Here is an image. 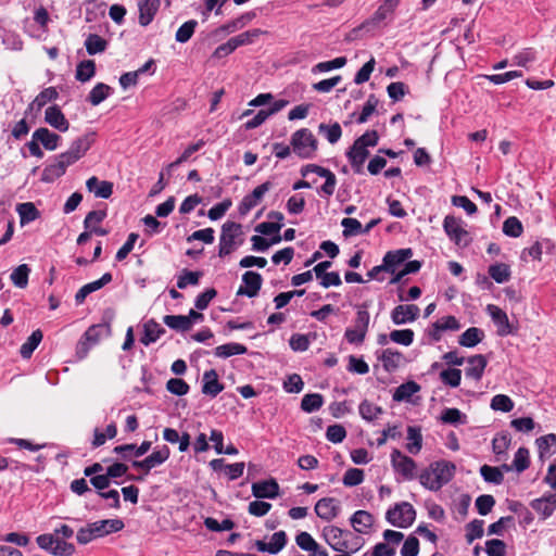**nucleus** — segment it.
Returning <instances> with one entry per match:
<instances>
[{
  "label": "nucleus",
  "instance_id": "nucleus-1",
  "mask_svg": "<svg viewBox=\"0 0 556 556\" xmlns=\"http://www.w3.org/2000/svg\"><path fill=\"white\" fill-rule=\"evenodd\" d=\"M96 132H88L75 139L66 152L59 154L54 163L47 165L41 174V180L53 182L63 176L66 168L80 160L94 142Z\"/></svg>",
  "mask_w": 556,
  "mask_h": 556
},
{
  "label": "nucleus",
  "instance_id": "nucleus-2",
  "mask_svg": "<svg viewBox=\"0 0 556 556\" xmlns=\"http://www.w3.org/2000/svg\"><path fill=\"white\" fill-rule=\"evenodd\" d=\"M455 470L456 466L451 462H434L420 473L419 481L426 489L438 491L453 479Z\"/></svg>",
  "mask_w": 556,
  "mask_h": 556
},
{
  "label": "nucleus",
  "instance_id": "nucleus-3",
  "mask_svg": "<svg viewBox=\"0 0 556 556\" xmlns=\"http://www.w3.org/2000/svg\"><path fill=\"white\" fill-rule=\"evenodd\" d=\"M124 522L121 519H104L87 523L76 533L77 543L86 545L91 541L121 531Z\"/></svg>",
  "mask_w": 556,
  "mask_h": 556
},
{
  "label": "nucleus",
  "instance_id": "nucleus-4",
  "mask_svg": "<svg viewBox=\"0 0 556 556\" xmlns=\"http://www.w3.org/2000/svg\"><path fill=\"white\" fill-rule=\"evenodd\" d=\"M293 152L301 159H312L318 148V141L307 128H301L291 136Z\"/></svg>",
  "mask_w": 556,
  "mask_h": 556
},
{
  "label": "nucleus",
  "instance_id": "nucleus-5",
  "mask_svg": "<svg viewBox=\"0 0 556 556\" xmlns=\"http://www.w3.org/2000/svg\"><path fill=\"white\" fill-rule=\"evenodd\" d=\"M370 314L367 304L358 306L354 324L345 329L344 338L350 344H362L369 328Z\"/></svg>",
  "mask_w": 556,
  "mask_h": 556
},
{
  "label": "nucleus",
  "instance_id": "nucleus-6",
  "mask_svg": "<svg viewBox=\"0 0 556 556\" xmlns=\"http://www.w3.org/2000/svg\"><path fill=\"white\" fill-rule=\"evenodd\" d=\"M37 545L53 556H71L75 553V545L71 542H66L59 535H54V531L51 533H43L36 538Z\"/></svg>",
  "mask_w": 556,
  "mask_h": 556
},
{
  "label": "nucleus",
  "instance_id": "nucleus-7",
  "mask_svg": "<svg viewBox=\"0 0 556 556\" xmlns=\"http://www.w3.org/2000/svg\"><path fill=\"white\" fill-rule=\"evenodd\" d=\"M386 519L394 527L408 528L416 519V510L412 504L402 502L387 510Z\"/></svg>",
  "mask_w": 556,
  "mask_h": 556
},
{
  "label": "nucleus",
  "instance_id": "nucleus-8",
  "mask_svg": "<svg viewBox=\"0 0 556 556\" xmlns=\"http://www.w3.org/2000/svg\"><path fill=\"white\" fill-rule=\"evenodd\" d=\"M242 233V226L235 222H226L222 226L218 255L225 257L231 254L239 245L236 238Z\"/></svg>",
  "mask_w": 556,
  "mask_h": 556
},
{
  "label": "nucleus",
  "instance_id": "nucleus-9",
  "mask_svg": "<svg viewBox=\"0 0 556 556\" xmlns=\"http://www.w3.org/2000/svg\"><path fill=\"white\" fill-rule=\"evenodd\" d=\"M110 334V326L109 325H92L90 326L81 337L80 341L77 345V354L80 358L85 357L89 350L99 343L102 337Z\"/></svg>",
  "mask_w": 556,
  "mask_h": 556
},
{
  "label": "nucleus",
  "instance_id": "nucleus-10",
  "mask_svg": "<svg viewBox=\"0 0 556 556\" xmlns=\"http://www.w3.org/2000/svg\"><path fill=\"white\" fill-rule=\"evenodd\" d=\"M443 229L451 241L458 247H467L470 243L469 233L463 227V220L453 215L445 216Z\"/></svg>",
  "mask_w": 556,
  "mask_h": 556
},
{
  "label": "nucleus",
  "instance_id": "nucleus-11",
  "mask_svg": "<svg viewBox=\"0 0 556 556\" xmlns=\"http://www.w3.org/2000/svg\"><path fill=\"white\" fill-rule=\"evenodd\" d=\"M352 535L349 530H343L337 526H327L323 529V536L329 546L336 552L351 551L356 552L358 548H351L349 542L344 536Z\"/></svg>",
  "mask_w": 556,
  "mask_h": 556
},
{
  "label": "nucleus",
  "instance_id": "nucleus-12",
  "mask_svg": "<svg viewBox=\"0 0 556 556\" xmlns=\"http://www.w3.org/2000/svg\"><path fill=\"white\" fill-rule=\"evenodd\" d=\"M300 172L303 177H306L308 174L314 173L317 174L319 177L325 178V182L320 187V192L327 197H330L334 193L337 186V177L330 169L319 166L317 164H307L302 166Z\"/></svg>",
  "mask_w": 556,
  "mask_h": 556
},
{
  "label": "nucleus",
  "instance_id": "nucleus-13",
  "mask_svg": "<svg viewBox=\"0 0 556 556\" xmlns=\"http://www.w3.org/2000/svg\"><path fill=\"white\" fill-rule=\"evenodd\" d=\"M391 464L395 472L403 476L405 480H413L416 476V462L404 455L400 450L394 448L391 453Z\"/></svg>",
  "mask_w": 556,
  "mask_h": 556
},
{
  "label": "nucleus",
  "instance_id": "nucleus-14",
  "mask_svg": "<svg viewBox=\"0 0 556 556\" xmlns=\"http://www.w3.org/2000/svg\"><path fill=\"white\" fill-rule=\"evenodd\" d=\"M170 455V451L167 445H163L162 447L153 451L149 456H147L142 460H134L132 467L137 469H141L144 471V475H148L151 469L162 465L165 463Z\"/></svg>",
  "mask_w": 556,
  "mask_h": 556
},
{
  "label": "nucleus",
  "instance_id": "nucleus-15",
  "mask_svg": "<svg viewBox=\"0 0 556 556\" xmlns=\"http://www.w3.org/2000/svg\"><path fill=\"white\" fill-rule=\"evenodd\" d=\"M271 188L270 181L257 186L250 194L243 197L242 201L238 206V212L241 216L247 215L253 207H255L264 194Z\"/></svg>",
  "mask_w": 556,
  "mask_h": 556
},
{
  "label": "nucleus",
  "instance_id": "nucleus-16",
  "mask_svg": "<svg viewBox=\"0 0 556 556\" xmlns=\"http://www.w3.org/2000/svg\"><path fill=\"white\" fill-rule=\"evenodd\" d=\"M242 281L244 286L239 287L237 295H247L248 298H254L258 294L262 288L263 278L261 274L249 270L242 275Z\"/></svg>",
  "mask_w": 556,
  "mask_h": 556
},
{
  "label": "nucleus",
  "instance_id": "nucleus-17",
  "mask_svg": "<svg viewBox=\"0 0 556 556\" xmlns=\"http://www.w3.org/2000/svg\"><path fill=\"white\" fill-rule=\"evenodd\" d=\"M287 541L288 538L286 532L280 530L271 535L269 543H266L262 540H256L254 546L258 552L276 555L285 548Z\"/></svg>",
  "mask_w": 556,
  "mask_h": 556
},
{
  "label": "nucleus",
  "instance_id": "nucleus-18",
  "mask_svg": "<svg viewBox=\"0 0 556 556\" xmlns=\"http://www.w3.org/2000/svg\"><path fill=\"white\" fill-rule=\"evenodd\" d=\"M368 156V149L355 141L346 152V157L355 174L364 173V164Z\"/></svg>",
  "mask_w": 556,
  "mask_h": 556
},
{
  "label": "nucleus",
  "instance_id": "nucleus-19",
  "mask_svg": "<svg viewBox=\"0 0 556 556\" xmlns=\"http://www.w3.org/2000/svg\"><path fill=\"white\" fill-rule=\"evenodd\" d=\"M419 312V307L415 304H401L391 312V319L395 325H404L416 320Z\"/></svg>",
  "mask_w": 556,
  "mask_h": 556
},
{
  "label": "nucleus",
  "instance_id": "nucleus-20",
  "mask_svg": "<svg viewBox=\"0 0 556 556\" xmlns=\"http://www.w3.org/2000/svg\"><path fill=\"white\" fill-rule=\"evenodd\" d=\"M486 312L491 316L493 323L497 327V334L501 337H505L513 332L511 326L509 324V319L507 314L494 304H489L486 306Z\"/></svg>",
  "mask_w": 556,
  "mask_h": 556
},
{
  "label": "nucleus",
  "instance_id": "nucleus-21",
  "mask_svg": "<svg viewBox=\"0 0 556 556\" xmlns=\"http://www.w3.org/2000/svg\"><path fill=\"white\" fill-rule=\"evenodd\" d=\"M315 513L320 519L330 521L340 513L339 502L333 497L320 498L315 505Z\"/></svg>",
  "mask_w": 556,
  "mask_h": 556
},
{
  "label": "nucleus",
  "instance_id": "nucleus-22",
  "mask_svg": "<svg viewBox=\"0 0 556 556\" xmlns=\"http://www.w3.org/2000/svg\"><path fill=\"white\" fill-rule=\"evenodd\" d=\"M412 255L413 250L410 248L387 252L382 260L384 267L387 268V273L394 274L396 267L405 263L412 257Z\"/></svg>",
  "mask_w": 556,
  "mask_h": 556
},
{
  "label": "nucleus",
  "instance_id": "nucleus-23",
  "mask_svg": "<svg viewBox=\"0 0 556 556\" xmlns=\"http://www.w3.org/2000/svg\"><path fill=\"white\" fill-rule=\"evenodd\" d=\"M252 494L256 498H276L279 495V484L273 478L254 482Z\"/></svg>",
  "mask_w": 556,
  "mask_h": 556
},
{
  "label": "nucleus",
  "instance_id": "nucleus-24",
  "mask_svg": "<svg viewBox=\"0 0 556 556\" xmlns=\"http://www.w3.org/2000/svg\"><path fill=\"white\" fill-rule=\"evenodd\" d=\"M202 382V393L207 396L216 397L224 390V384L219 382L215 369L206 370L203 374Z\"/></svg>",
  "mask_w": 556,
  "mask_h": 556
},
{
  "label": "nucleus",
  "instance_id": "nucleus-25",
  "mask_svg": "<svg viewBox=\"0 0 556 556\" xmlns=\"http://www.w3.org/2000/svg\"><path fill=\"white\" fill-rule=\"evenodd\" d=\"M468 366L465 369L467 378L475 379L476 381L481 380L484 369L488 365V359L482 354L472 355L467 358Z\"/></svg>",
  "mask_w": 556,
  "mask_h": 556
},
{
  "label": "nucleus",
  "instance_id": "nucleus-26",
  "mask_svg": "<svg viewBox=\"0 0 556 556\" xmlns=\"http://www.w3.org/2000/svg\"><path fill=\"white\" fill-rule=\"evenodd\" d=\"M112 281V275L110 273L103 274V276L92 282L86 283L83 286L77 293L75 294L76 304H83L85 299L92 292L100 290L105 285Z\"/></svg>",
  "mask_w": 556,
  "mask_h": 556
},
{
  "label": "nucleus",
  "instance_id": "nucleus-27",
  "mask_svg": "<svg viewBox=\"0 0 556 556\" xmlns=\"http://www.w3.org/2000/svg\"><path fill=\"white\" fill-rule=\"evenodd\" d=\"M45 122L60 131H66L70 127L68 121L65 118L58 105L47 108L45 112Z\"/></svg>",
  "mask_w": 556,
  "mask_h": 556
},
{
  "label": "nucleus",
  "instance_id": "nucleus-28",
  "mask_svg": "<svg viewBox=\"0 0 556 556\" xmlns=\"http://www.w3.org/2000/svg\"><path fill=\"white\" fill-rule=\"evenodd\" d=\"M33 139L38 140L46 150L54 151L62 140L61 136L50 131L46 127H40L33 132Z\"/></svg>",
  "mask_w": 556,
  "mask_h": 556
},
{
  "label": "nucleus",
  "instance_id": "nucleus-29",
  "mask_svg": "<svg viewBox=\"0 0 556 556\" xmlns=\"http://www.w3.org/2000/svg\"><path fill=\"white\" fill-rule=\"evenodd\" d=\"M165 331L166 330L154 319H149L143 324V334L140 338V342L143 345L149 346L151 343L159 340Z\"/></svg>",
  "mask_w": 556,
  "mask_h": 556
},
{
  "label": "nucleus",
  "instance_id": "nucleus-30",
  "mask_svg": "<svg viewBox=\"0 0 556 556\" xmlns=\"http://www.w3.org/2000/svg\"><path fill=\"white\" fill-rule=\"evenodd\" d=\"M88 191L93 192L97 198L109 199L113 193V184L111 181H100L96 176L86 181Z\"/></svg>",
  "mask_w": 556,
  "mask_h": 556
},
{
  "label": "nucleus",
  "instance_id": "nucleus-31",
  "mask_svg": "<svg viewBox=\"0 0 556 556\" xmlns=\"http://www.w3.org/2000/svg\"><path fill=\"white\" fill-rule=\"evenodd\" d=\"M350 522L356 532L367 533L374 523V516L367 510H357L351 516Z\"/></svg>",
  "mask_w": 556,
  "mask_h": 556
},
{
  "label": "nucleus",
  "instance_id": "nucleus-32",
  "mask_svg": "<svg viewBox=\"0 0 556 556\" xmlns=\"http://www.w3.org/2000/svg\"><path fill=\"white\" fill-rule=\"evenodd\" d=\"M160 0H144L139 3V24L141 26L149 25L157 12Z\"/></svg>",
  "mask_w": 556,
  "mask_h": 556
},
{
  "label": "nucleus",
  "instance_id": "nucleus-33",
  "mask_svg": "<svg viewBox=\"0 0 556 556\" xmlns=\"http://www.w3.org/2000/svg\"><path fill=\"white\" fill-rule=\"evenodd\" d=\"M379 359L382 362V366L388 372H392L397 369L403 362V354L392 349H386L382 351Z\"/></svg>",
  "mask_w": 556,
  "mask_h": 556
},
{
  "label": "nucleus",
  "instance_id": "nucleus-34",
  "mask_svg": "<svg viewBox=\"0 0 556 556\" xmlns=\"http://www.w3.org/2000/svg\"><path fill=\"white\" fill-rule=\"evenodd\" d=\"M484 338L482 329L477 327H470L463 332L458 338V343L465 348H473L480 343Z\"/></svg>",
  "mask_w": 556,
  "mask_h": 556
},
{
  "label": "nucleus",
  "instance_id": "nucleus-35",
  "mask_svg": "<svg viewBox=\"0 0 556 556\" xmlns=\"http://www.w3.org/2000/svg\"><path fill=\"white\" fill-rule=\"evenodd\" d=\"M400 0H383L377 11L374 13L368 23L379 24L384 21L389 15L393 13L395 8L399 5Z\"/></svg>",
  "mask_w": 556,
  "mask_h": 556
},
{
  "label": "nucleus",
  "instance_id": "nucleus-36",
  "mask_svg": "<svg viewBox=\"0 0 556 556\" xmlns=\"http://www.w3.org/2000/svg\"><path fill=\"white\" fill-rule=\"evenodd\" d=\"M540 457L551 456L556 453V434L548 433L535 440Z\"/></svg>",
  "mask_w": 556,
  "mask_h": 556
},
{
  "label": "nucleus",
  "instance_id": "nucleus-37",
  "mask_svg": "<svg viewBox=\"0 0 556 556\" xmlns=\"http://www.w3.org/2000/svg\"><path fill=\"white\" fill-rule=\"evenodd\" d=\"M163 323L176 331L186 332L191 329V323L185 315H165Z\"/></svg>",
  "mask_w": 556,
  "mask_h": 556
},
{
  "label": "nucleus",
  "instance_id": "nucleus-38",
  "mask_svg": "<svg viewBox=\"0 0 556 556\" xmlns=\"http://www.w3.org/2000/svg\"><path fill=\"white\" fill-rule=\"evenodd\" d=\"M247 351L248 349L243 344L231 342L215 348L214 354L217 357L228 358L232 355L245 354Z\"/></svg>",
  "mask_w": 556,
  "mask_h": 556
},
{
  "label": "nucleus",
  "instance_id": "nucleus-39",
  "mask_svg": "<svg viewBox=\"0 0 556 556\" xmlns=\"http://www.w3.org/2000/svg\"><path fill=\"white\" fill-rule=\"evenodd\" d=\"M96 74V63L93 60H84L76 66L75 78L80 83L90 80Z\"/></svg>",
  "mask_w": 556,
  "mask_h": 556
},
{
  "label": "nucleus",
  "instance_id": "nucleus-40",
  "mask_svg": "<svg viewBox=\"0 0 556 556\" xmlns=\"http://www.w3.org/2000/svg\"><path fill=\"white\" fill-rule=\"evenodd\" d=\"M16 211L20 215L21 224L25 225L36 220L40 213L31 202L20 203L16 206Z\"/></svg>",
  "mask_w": 556,
  "mask_h": 556
},
{
  "label": "nucleus",
  "instance_id": "nucleus-41",
  "mask_svg": "<svg viewBox=\"0 0 556 556\" xmlns=\"http://www.w3.org/2000/svg\"><path fill=\"white\" fill-rule=\"evenodd\" d=\"M113 89L104 84V83H98L89 92L88 94V101L92 105H99L101 102H103L111 93Z\"/></svg>",
  "mask_w": 556,
  "mask_h": 556
},
{
  "label": "nucleus",
  "instance_id": "nucleus-42",
  "mask_svg": "<svg viewBox=\"0 0 556 556\" xmlns=\"http://www.w3.org/2000/svg\"><path fill=\"white\" fill-rule=\"evenodd\" d=\"M420 390V386L415 381H407L397 387L393 393V400L396 402L407 401Z\"/></svg>",
  "mask_w": 556,
  "mask_h": 556
},
{
  "label": "nucleus",
  "instance_id": "nucleus-43",
  "mask_svg": "<svg viewBox=\"0 0 556 556\" xmlns=\"http://www.w3.org/2000/svg\"><path fill=\"white\" fill-rule=\"evenodd\" d=\"M29 274L30 267L27 264H21L13 269L10 275V279L15 287L24 289L28 285Z\"/></svg>",
  "mask_w": 556,
  "mask_h": 556
},
{
  "label": "nucleus",
  "instance_id": "nucleus-44",
  "mask_svg": "<svg viewBox=\"0 0 556 556\" xmlns=\"http://www.w3.org/2000/svg\"><path fill=\"white\" fill-rule=\"evenodd\" d=\"M480 475L488 483L500 485L504 481V473L498 467L483 465L480 467Z\"/></svg>",
  "mask_w": 556,
  "mask_h": 556
},
{
  "label": "nucleus",
  "instance_id": "nucleus-45",
  "mask_svg": "<svg viewBox=\"0 0 556 556\" xmlns=\"http://www.w3.org/2000/svg\"><path fill=\"white\" fill-rule=\"evenodd\" d=\"M58 97L59 92L56 91V89L54 87H48L43 89L39 94H37V97L30 103L29 108L31 110H40L48 102L56 100Z\"/></svg>",
  "mask_w": 556,
  "mask_h": 556
},
{
  "label": "nucleus",
  "instance_id": "nucleus-46",
  "mask_svg": "<svg viewBox=\"0 0 556 556\" xmlns=\"http://www.w3.org/2000/svg\"><path fill=\"white\" fill-rule=\"evenodd\" d=\"M407 440L409 441L406 444V450L410 454H418L422 447V435L420 429L417 427H408L407 429Z\"/></svg>",
  "mask_w": 556,
  "mask_h": 556
},
{
  "label": "nucleus",
  "instance_id": "nucleus-47",
  "mask_svg": "<svg viewBox=\"0 0 556 556\" xmlns=\"http://www.w3.org/2000/svg\"><path fill=\"white\" fill-rule=\"evenodd\" d=\"M489 275L497 283H504L509 280L511 271L507 264L496 263L489 267Z\"/></svg>",
  "mask_w": 556,
  "mask_h": 556
},
{
  "label": "nucleus",
  "instance_id": "nucleus-48",
  "mask_svg": "<svg viewBox=\"0 0 556 556\" xmlns=\"http://www.w3.org/2000/svg\"><path fill=\"white\" fill-rule=\"evenodd\" d=\"M42 332L41 330L37 329L33 331V333L28 337L27 341L22 344L21 346V355L23 358H28L31 356L35 349L39 345V343L42 340Z\"/></svg>",
  "mask_w": 556,
  "mask_h": 556
},
{
  "label": "nucleus",
  "instance_id": "nucleus-49",
  "mask_svg": "<svg viewBox=\"0 0 556 556\" xmlns=\"http://www.w3.org/2000/svg\"><path fill=\"white\" fill-rule=\"evenodd\" d=\"M106 46V40L97 34H90L85 41L86 50L90 55L103 52Z\"/></svg>",
  "mask_w": 556,
  "mask_h": 556
},
{
  "label": "nucleus",
  "instance_id": "nucleus-50",
  "mask_svg": "<svg viewBox=\"0 0 556 556\" xmlns=\"http://www.w3.org/2000/svg\"><path fill=\"white\" fill-rule=\"evenodd\" d=\"M324 404V397L319 393L305 394L301 401V408L306 413L318 410Z\"/></svg>",
  "mask_w": 556,
  "mask_h": 556
},
{
  "label": "nucleus",
  "instance_id": "nucleus-51",
  "mask_svg": "<svg viewBox=\"0 0 556 556\" xmlns=\"http://www.w3.org/2000/svg\"><path fill=\"white\" fill-rule=\"evenodd\" d=\"M531 507L534 509L539 515L542 516L543 519H546L551 517L555 510L554 505L547 497V495H544L541 498L533 500L531 502Z\"/></svg>",
  "mask_w": 556,
  "mask_h": 556
},
{
  "label": "nucleus",
  "instance_id": "nucleus-52",
  "mask_svg": "<svg viewBox=\"0 0 556 556\" xmlns=\"http://www.w3.org/2000/svg\"><path fill=\"white\" fill-rule=\"evenodd\" d=\"M318 131L324 135L331 144L337 143L342 136V129L339 123H333L332 125L321 123L318 126Z\"/></svg>",
  "mask_w": 556,
  "mask_h": 556
},
{
  "label": "nucleus",
  "instance_id": "nucleus-53",
  "mask_svg": "<svg viewBox=\"0 0 556 556\" xmlns=\"http://www.w3.org/2000/svg\"><path fill=\"white\" fill-rule=\"evenodd\" d=\"M202 275V271H191L184 269L177 278V288L186 289L188 286L199 285Z\"/></svg>",
  "mask_w": 556,
  "mask_h": 556
},
{
  "label": "nucleus",
  "instance_id": "nucleus-54",
  "mask_svg": "<svg viewBox=\"0 0 556 556\" xmlns=\"http://www.w3.org/2000/svg\"><path fill=\"white\" fill-rule=\"evenodd\" d=\"M345 64H346V58L345 56H339V58H336V59H333L331 61H325V62L317 63L316 65H314L312 67V73L313 74H319V73L329 72V71H332V70L341 68Z\"/></svg>",
  "mask_w": 556,
  "mask_h": 556
},
{
  "label": "nucleus",
  "instance_id": "nucleus-55",
  "mask_svg": "<svg viewBox=\"0 0 556 556\" xmlns=\"http://www.w3.org/2000/svg\"><path fill=\"white\" fill-rule=\"evenodd\" d=\"M523 226L521 222L515 216L506 218L503 223V232L508 237L518 238L521 236Z\"/></svg>",
  "mask_w": 556,
  "mask_h": 556
},
{
  "label": "nucleus",
  "instance_id": "nucleus-56",
  "mask_svg": "<svg viewBox=\"0 0 556 556\" xmlns=\"http://www.w3.org/2000/svg\"><path fill=\"white\" fill-rule=\"evenodd\" d=\"M440 379L444 384L457 388L462 381V370L457 368L444 369L440 372Z\"/></svg>",
  "mask_w": 556,
  "mask_h": 556
},
{
  "label": "nucleus",
  "instance_id": "nucleus-57",
  "mask_svg": "<svg viewBox=\"0 0 556 556\" xmlns=\"http://www.w3.org/2000/svg\"><path fill=\"white\" fill-rule=\"evenodd\" d=\"M415 333L412 329L392 330L389 338L392 342L408 346L414 342Z\"/></svg>",
  "mask_w": 556,
  "mask_h": 556
},
{
  "label": "nucleus",
  "instance_id": "nucleus-58",
  "mask_svg": "<svg viewBox=\"0 0 556 556\" xmlns=\"http://www.w3.org/2000/svg\"><path fill=\"white\" fill-rule=\"evenodd\" d=\"M483 520L475 519L466 526V541L468 544L483 536Z\"/></svg>",
  "mask_w": 556,
  "mask_h": 556
},
{
  "label": "nucleus",
  "instance_id": "nucleus-59",
  "mask_svg": "<svg viewBox=\"0 0 556 556\" xmlns=\"http://www.w3.org/2000/svg\"><path fill=\"white\" fill-rule=\"evenodd\" d=\"M198 22L195 20H189L185 22L176 31L175 39L178 42H187L193 35Z\"/></svg>",
  "mask_w": 556,
  "mask_h": 556
},
{
  "label": "nucleus",
  "instance_id": "nucleus-60",
  "mask_svg": "<svg viewBox=\"0 0 556 556\" xmlns=\"http://www.w3.org/2000/svg\"><path fill=\"white\" fill-rule=\"evenodd\" d=\"M358 409L362 418L368 421L376 419L378 415L382 414V408L380 406L374 405L367 400H364L359 404Z\"/></svg>",
  "mask_w": 556,
  "mask_h": 556
},
{
  "label": "nucleus",
  "instance_id": "nucleus-61",
  "mask_svg": "<svg viewBox=\"0 0 556 556\" xmlns=\"http://www.w3.org/2000/svg\"><path fill=\"white\" fill-rule=\"evenodd\" d=\"M466 419V415L463 414L458 408H445L441 415V420L444 424L450 425L465 424Z\"/></svg>",
  "mask_w": 556,
  "mask_h": 556
},
{
  "label": "nucleus",
  "instance_id": "nucleus-62",
  "mask_svg": "<svg viewBox=\"0 0 556 556\" xmlns=\"http://www.w3.org/2000/svg\"><path fill=\"white\" fill-rule=\"evenodd\" d=\"M343 227V236L351 237L356 235H363V226L356 218L346 217L341 220Z\"/></svg>",
  "mask_w": 556,
  "mask_h": 556
},
{
  "label": "nucleus",
  "instance_id": "nucleus-63",
  "mask_svg": "<svg viewBox=\"0 0 556 556\" xmlns=\"http://www.w3.org/2000/svg\"><path fill=\"white\" fill-rule=\"evenodd\" d=\"M491 408L494 410H501L503 413H508L514 408V402L511 399L505 394L494 395L491 400Z\"/></svg>",
  "mask_w": 556,
  "mask_h": 556
},
{
  "label": "nucleus",
  "instance_id": "nucleus-64",
  "mask_svg": "<svg viewBox=\"0 0 556 556\" xmlns=\"http://www.w3.org/2000/svg\"><path fill=\"white\" fill-rule=\"evenodd\" d=\"M488 556H506V544L500 539H492L485 542Z\"/></svg>",
  "mask_w": 556,
  "mask_h": 556
}]
</instances>
